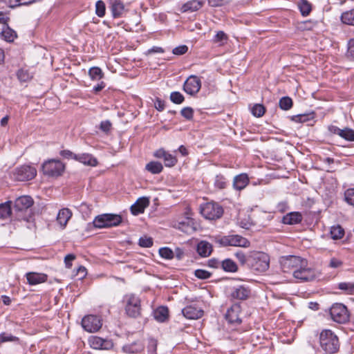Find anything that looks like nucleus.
<instances>
[{"instance_id": "62", "label": "nucleus", "mask_w": 354, "mask_h": 354, "mask_svg": "<svg viewBox=\"0 0 354 354\" xmlns=\"http://www.w3.org/2000/svg\"><path fill=\"white\" fill-rule=\"evenodd\" d=\"M75 259V256L72 254H67L64 258V263L67 268H71L72 266V261Z\"/></svg>"}, {"instance_id": "39", "label": "nucleus", "mask_w": 354, "mask_h": 354, "mask_svg": "<svg viewBox=\"0 0 354 354\" xmlns=\"http://www.w3.org/2000/svg\"><path fill=\"white\" fill-rule=\"evenodd\" d=\"M162 169V164L158 162L151 161L146 165V169L154 174L160 173Z\"/></svg>"}, {"instance_id": "48", "label": "nucleus", "mask_w": 354, "mask_h": 354, "mask_svg": "<svg viewBox=\"0 0 354 354\" xmlns=\"http://www.w3.org/2000/svg\"><path fill=\"white\" fill-rule=\"evenodd\" d=\"M170 100L174 104H180L183 102L185 97L180 92L174 91L171 93Z\"/></svg>"}, {"instance_id": "46", "label": "nucleus", "mask_w": 354, "mask_h": 354, "mask_svg": "<svg viewBox=\"0 0 354 354\" xmlns=\"http://www.w3.org/2000/svg\"><path fill=\"white\" fill-rule=\"evenodd\" d=\"M19 337L7 333L0 334V344L7 342H18Z\"/></svg>"}, {"instance_id": "54", "label": "nucleus", "mask_w": 354, "mask_h": 354, "mask_svg": "<svg viewBox=\"0 0 354 354\" xmlns=\"http://www.w3.org/2000/svg\"><path fill=\"white\" fill-rule=\"evenodd\" d=\"M195 276L201 279H206L210 277L211 273L207 270L198 269L195 270Z\"/></svg>"}, {"instance_id": "47", "label": "nucleus", "mask_w": 354, "mask_h": 354, "mask_svg": "<svg viewBox=\"0 0 354 354\" xmlns=\"http://www.w3.org/2000/svg\"><path fill=\"white\" fill-rule=\"evenodd\" d=\"M265 107L260 104H256L252 109V113L256 117H261L265 113Z\"/></svg>"}, {"instance_id": "3", "label": "nucleus", "mask_w": 354, "mask_h": 354, "mask_svg": "<svg viewBox=\"0 0 354 354\" xmlns=\"http://www.w3.org/2000/svg\"><path fill=\"white\" fill-rule=\"evenodd\" d=\"M122 221L120 215L104 214L97 216L93 221V225L96 228H107L119 225Z\"/></svg>"}, {"instance_id": "14", "label": "nucleus", "mask_w": 354, "mask_h": 354, "mask_svg": "<svg viewBox=\"0 0 354 354\" xmlns=\"http://www.w3.org/2000/svg\"><path fill=\"white\" fill-rule=\"evenodd\" d=\"M201 87V81L196 75H190L185 82L183 90L189 95H194L198 93Z\"/></svg>"}, {"instance_id": "41", "label": "nucleus", "mask_w": 354, "mask_h": 354, "mask_svg": "<svg viewBox=\"0 0 354 354\" xmlns=\"http://www.w3.org/2000/svg\"><path fill=\"white\" fill-rule=\"evenodd\" d=\"M228 39L227 34L223 31L221 30L216 32L214 37L213 38L214 43H218L220 46L224 45Z\"/></svg>"}, {"instance_id": "17", "label": "nucleus", "mask_w": 354, "mask_h": 354, "mask_svg": "<svg viewBox=\"0 0 354 354\" xmlns=\"http://www.w3.org/2000/svg\"><path fill=\"white\" fill-rule=\"evenodd\" d=\"M174 226L176 228L188 234H191L196 231L193 219L188 216L185 218L183 221H178L175 223Z\"/></svg>"}, {"instance_id": "38", "label": "nucleus", "mask_w": 354, "mask_h": 354, "mask_svg": "<svg viewBox=\"0 0 354 354\" xmlns=\"http://www.w3.org/2000/svg\"><path fill=\"white\" fill-rule=\"evenodd\" d=\"M298 6L303 16H307L311 12L312 6L307 0H300Z\"/></svg>"}, {"instance_id": "35", "label": "nucleus", "mask_w": 354, "mask_h": 354, "mask_svg": "<svg viewBox=\"0 0 354 354\" xmlns=\"http://www.w3.org/2000/svg\"><path fill=\"white\" fill-rule=\"evenodd\" d=\"M124 4L120 1H114L111 7L113 17L117 18L120 17L124 11Z\"/></svg>"}, {"instance_id": "60", "label": "nucleus", "mask_w": 354, "mask_h": 354, "mask_svg": "<svg viewBox=\"0 0 354 354\" xmlns=\"http://www.w3.org/2000/svg\"><path fill=\"white\" fill-rule=\"evenodd\" d=\"M157 342L155 339H150L148 345L149 354H156Z\"/></svg>"}, {"instance_id": "63", "label": "nucleus", "mask_w": 354, "mask_h": 354, "mask_svg": "<svg viewBox=\"0 0 354 354\" xmlns=\"http://www.w3.org/2000/svg\"><path fill=\"white\" fill-rule=\"evenodd\" d=\"M155 108L159 111H162L165 109V102L159 98H157L154 102Z\"/></svg>"}, {"instance_id": "36", "label": "nucleus", "mask_w": 354, "mask_h": 354, "mask_svg": "<svg viewBox=\"0 0 354 354\" xmlns=\"http://www.w3.org/2000/svg\"><path fill=\"white\" fill-rule=\"evenodd\" d=\"M88 75L92 80L98 81L103 78L104 73L100 68L93 66L88 70Z\"/></svg>"}, {"instance_id": "12", "label": "nucleus", "mask_w": 354, "mask_h": 354, "mask_svg": "<svg viewBox=\"0 0 354 354\" xmlns=\"http://www.w3.org/2000/svg\"><path fill=\"white\" fill-rule=\"evenodd\" d=\"M44 174L50 176H57L62 174L64 169V165L60 160H50L42 165Z\"/></svg>"}, {"instance_id": "33", "label": "nucleus", "mask_w": 354, "mask_h": 354, "mask_svg": "<svg viewBox=\"0 0 354 354\" xmlns=\"http://www.w3.org/2000/svg\"><path fill=\"white\" fill-rule=\"evenodd\" d=\"M341 21L346 25L354 26V8L344 12L341 15Z\"/></svg>"}, {"instance_id": "2", "label": "nucleus", "mask_w": 354, "mask_h": 354, "mask_svg": "<svg viewBox=\"0 0 354 354\" xmlns=\"http://www.w3.org/2000/svg\"><path fill=\"white\" fill-rule=\"evenodd\" d=\"M248 265L254 270L265 272L269 268L270 257L264 252L252 253L248 257Z\"/></svg>"}, {"instance_id": "31", "label": "nucleus", "mask_w": 354, "mask_h": 354, "mask_svg": "<svg viewBox=\"0 0 354 354\" xmlns=\"http://www.w3.org/2000/svg\"><path fill=\"white\" fill-rule=\"evenodd\" d=\"M12 213L11 201L0 204V218L6 219L10 216Z\"/></svg>"}, {"instance_id": "37", "label": "nucleus", "mask_w": 354, "mask_h": 354, "mask_svg": "<svg viewBox=\"0 0 354 354\" xmlns=\"http://www.w3.org/2000/svg\"><path fill=\"white\" fill-rule=\"evenodd\" d=\"M221 266L226 272H234L238 270L236 263L230 259L223 260L221 263Z\"/></svg>"}, {"instance_id": "58", "label": "nucleus", "mask_w": 354, "mask_h": 354, "mask_svg": "<svg viewBox=\"0 0 354 354\" xmlns=\"http://www.w3.org/2000/svg\"><path fill=\"white\" fill-rule=\"evenodd\" d=\"M111 122L109 121V120H104V121H102L101 123H100V129L105 132V133H108L110 131L111 129Z\"/></svg>"}, {"instance_id": "45", "label": "nucleus", "mask_w": 354, "mask_h": 354, "mask_svg": "<svg viewBox=\"0 0 354 354\" xmlns=\"http://www.w3.org/2000/svg\"><path fill=\"white\" fill-rule=\"evenodd\" d=\"M159 254L166 259H172L174 257V252L169 248H162L159 250Z\"/></svg>"}, {"instance_id": "11", "label": "nucleus", "mask_w": 354, "mask_h": 354, "mask_svg": "<svg viewBox=\"0 0 354 354\" xmlns=\"http://www.w3.org/2000/svg\"><path fill=\"white\" fill-rule=\"evenodd\" d=\"M37 170L30 165H22L15 169L13 172V178L18 181H27L35 177Z\"/></svg>"}, {"instance_id": "32", "label": "nucleus", "mask_w": 354, "mask_h": 354, "mask_svg": "<svg viewBox=\"0 0 354 354\" xmlns=\"http://www.w3.org/2000/svg\"><path fill=\"white\" fill-rule=\"evenodd\" d=\"M330 234L333 239H341L344 236V230L339 225H333L330 227Z\"/></svg>"}, {"instance_id": "18", "label": "nucleus", "mask_w": 354, "mask_h": 354, "mask_svg": "<svg viewBox=\"0 0 354 354\" xmlns=\"http://www.w3.org/2000/svg\"><path fill=\"white\" fill-rule=\"evenodd\" d=\"M154 156L158 158H162L164 160L165 165L166 167H173L177 162L176 156L167 152L163 149H159L154 153Z\"/></svg>"}, {"instance_id": "44", "label": "nucleus", "mask_w": 354, "mask_h": 354, "mask_svg": "<svg viewBox=\"0 0 354 354\" xmlns=\"http://www.w3.org/2000/svg\"><path fill=\"white\" fill-rule=\"evenodd\" d=\"M106 6L104 1L99 0L95 3V13L99 17H103L105 15Z\"/></svg>"}, {"instance_id": "10", "label": "nucleus", "mask_w": 354, "mask_h": 354, "mask_svg": "<svg viewBox=\"0 0 354 354\" xmlns=\"http://www.w3.org/2000/svg\"><path fill=\"white\" fill-rule=\"evenodd\" d=\"M320 274L315 270L307 267V261L306 263L298 268V269L294 270L293 276L295 279L300 280L301 281H310L314 280L316 277Z\"/></svg>"}, {"instance_id": "61", "label": "nucleus", "mask_w": 354, "mask_h": 354, "mask_svg": "<svg viewBox=\"0 0 354 354\" xmlns=\"http://www.w3.org/2000/svg\"><path fill=\"white\" fill-rule=\"evenodd\" d=\"M62 156L67 159H77V154L73 153L69 150H63L60 152Z\"/></svg>"}, {"instance_id": "7", "label": "nucleus", "mask_w": 354, "mask_h": 354, "mask_svg": "<svg viewBox=\"0 0 354 354\" xmlns=\"http://www.w3.org/2000/svg\"><path fill=\"white\" fill-rule=\"evenodd\" d=\"M124 301L126 303L125 310L127 314L132 317H137L140 314V300L133 294L124 296Z\"/></svg>"}, {"instance_id": "20", "label": "nucleus", "mask_w": 354, "mask_h": 354, "mask_svg": "<svg viewBox=\"0 0 354 354\" xmlns=\"http://www.w3.org/2000/svg\"><path fill=\"white\" fill-rule=\"evenodd\" d=\"M182 313L187 319H197L203 315V311L194 306H188L182 310Z\"/></svg>"}, {"instance_id": "27", "label": "nucleus", "mask_w": 354, "mask_h": 354, "mask_svg": "<svg viewBox=\"0 0 354 354\" xmlns=\"http://www.w3.org/2000/svg\"><path fill=\"white\" fill-rule=\"evenodd\" d=\"M154 319L158 322H165L169 317V310L167 307L160 306L153 311Z\"/></svg>"}, {"instance_id": "13", "label": "nucleus", "mask_w": 354, "mask_h": 354, "mask_svg": "<svg viewBox=\"0 0 354 354\" xmlns=\"http://www.w3.org/2000/svg\"><path fill=\"white\" fill-rule=\"evenodd\" d=\"M102 320L96 315L85 316L82 320L84 329L89 333H95L102 327Z\"/></svg>"}, {"instance_id": "25", "label": "nucleus", "mask_w": 354, "mask_h": 354, "mask_svg": "<svg viewBox=\"0 0 354 354\" xmlns=\"http://www.w3.org/2000/svg\"><path fill=\"white\" fill-rule=\"evenodd\" d=\"M212 252V245L206 241H201L197 245V252L201 257H207Z\"/></svg>"}, {"instance_id": "26", "label": "nucleus", "mask_w": 354, "mask_h": 354, "mask_svg": "<svg viewBox=\"0 0 354 354\" xmlns=\"http://www.w3.org/2000/svg\"><path fill=\"white\" fill-rule=\"evenodd\" d=\"M250 293V290L244 286H240L234 289L231 293V296L233 299L244 300L249 297Z\"/></svg>"}, {"instance_id": "52", "label": "nucleus", "mask_w": 354, "mask_h": 354, "mask_svg": "<svg viewBox=\"0 0 354 354\" xmlns=\"http://www.w3.org/2000/svg\"><path fill=\"white\" fill-rule=\"evenodd\" d=\"M17 77L21 82H27L31 79L30 74L28 72V71L24 69H20L18 71Z\"/></svg>"}, {"instance_id": "16", "label": "nucleus", "mask_w": 354, "mask_h": 354, "mask_svg": "<svg viewBox=\"0 0 354 354\" xmlns=\"http://www.w3.org/2000/svg\"><path fill=\"white\" fill-rule=\"evenodd\" d=\"M241 311V306L239 304H233L227 311L226 319L232 324H240L241 319L239 317Z\"/></svg>"}, {"instance_id": "21", "label": "nucleus", "mask_w": 354, "mask_h": 354, "mask_svg": "<svg viewBox=\"0 0 354 354\" xmlns=\"http://www.w3.org/2000/svg\"><path fill=\"white\" fill-rule=\"evenodd\" d=\"M205 3V0H190L184 3L180 8L182 12H192L198 10Z\"/></svg>"}, {"instance_id": "34", "label": "nucleus", "mask_w": 354, "mask_h": 354, "mask_svg": "<svg viewBox=\"0 0 354 354\" xmlns=\"http://www.w3.org/2000/svg\"><path fill=\"white\" fill-rule=\"evenodd\" d=\"M1 36L6 41L12 42L17 37V34L9 26H6L1 31Z\"/></svg>"}, {"instance_id": "30", "label": "nucleus", "mask_w": 354, "mask_h": 354, "mask_svg": "<svg viewBox=\"0 0 354 354\" xmlns=\"http://www.w3.org/2000/svg\"><path fill=\"white\" fill-rule=\"evenodd\" d=\"M76 160L82 162L85 165L91 167L96 166L97 164V160L96 158L88 153L77 154Z\"/></svg>"}, {"instance_id": "6", "label": "nucleus", "mask_w": 354, "mask_h": 354, "mask_svg": "<svg viewBox=\"0 0 354 354\" xmlns=\"http://www.w3.org/2000/svg\"><path fill=\"white\" fill-rule=\"evenodd\" d=\"M281 268L283 272H288L301 268L306 263V260L297 256H283L279 260Z\"/></svg>"}, {"instance_id": "8", "label": "nucleus", "mask_w": 354, "mask_h": 354, "mask_svg": "<svg viewBox=\"0 0 354 354\" xmlns=\"http://www.w3.org/2000/svg\"><path fill=\"white\" fill-rule=\"evenodd\" d=\"M33 205V200L30 196H22L17 198L14 204V211L18 214L19 219L28 220L27 216H22L21 214L29 212L30 207Z\"/></svg>"}, {"instance_id": "5", "label": "nucleus", "mask_w": 354, "mask_h": 354, "mask_svg": "<svg viewBox=\"0 0 354 354\" xmlns=\"http://www.w3.org/2000/svg\"><path fill=\"white\" fill-rule=\"evenodd\" d=\"M330 315L331 319L339 324H345L350 318L346 306L340 303H335L330 307Z\"/></svg>"}, {"instance_id": "64", "label": "nucleus", "mask_w": 354, "mask_h": 354, "mask_svg": "<svg viewBox=\"0 0 354 354\" xmlns=\"http://www.w3.org/2000/svg\"><path fill=\"white\" fill-rule=\"evenodd\" d=\"M226 2V0H208V3L212 7L221 6Z\"/></svg>"}, {"instance_id": "57", "label": "nucleus", "mask_w": 354, "mask_h": 354, "mask_svg": "<svg viewBox=\"0 0 354 354\" xmlns=\"http://www.w3.org/2000/svg\"><path fill=\"white\" fill-rule=\"evenodd\" d=\"M347 57L354 60V39L349 40L348 44Z\"/></svg>"}, {"instance_id": "42", "label": "nucleus", "mask_w": 354, "mask_h": 354, "mask_svg": "<svg viewBox=\"0 0 354 354\" xmlns=\"http://www.w3.org/2000/svg\"><path fill=\"white\" fill-rule=\"evenodd\" d=\"M279 105L283 110H289L292 106V100L289 97H283L280 99Z\"/></svg>"}, {"instance_id": "56", "label": "nucleus", "mask_w": 354, "mask_h": 354, "mask_svg": "<svg viewBox=\"0 0 354 354\" xmlns=\"http://www.w3.org/2000/svg\"><path fill=\"white\" fill-rule=\"evenodd\" d=\"M181 115L187 120H191L193 118L194 111L190 107H185L180 111Z\"/></svg>"}, {"instance_id": "24", "label": "nucleus", "mask_w": 354, "mask_h": 354, "mask_svg": "<svg viewBox=\"0 0 354 354\" xmlns=\"http://www.w3.org/2000/svg\"><path fill=\"white\" fill-rule=\"evenodd\" d=\"M26 279L30 285H37L47 280V275L42 273L28 272Z\"/></svg>"}, {"instance_id": "23", "label": "nucleus", "mask_w": 354, "mask_h": 354, "mask_svg": "<svg viewBox=\"0 0 354 354\" xmlns=\"http://www.w3.org/2000/svg\"><path fill=\"white\" fill-rule=\"evenodd\" d=\"M249 181L246 174H241L234 178L233 187L236 190H242L248 185Z\"/></svg>"}, {"instance_id": "9", "label": "nucleus", "mask_w": 354, "mask_h": 354, "mask_svg": "<svg viewBox=\"0 0 354 354\" xmlns=\"http://www.w3.org/2000/svg\"><path fill=\"white\" fill-rule=\"evenodd\" d=\"M201 213L206 219L219 218L223 213L221 206L215 203H207L201 207Z\"/></svg>"}, {"instance_id": "15", "label": "nucleus", "mask_w": 354, "mask_h": 354, "mask_svg": "<svg viewBox=\"0 0 354 354\" xmlns=\"http://www.w3.org/2000/svg\"><path fill=\"white\" fill-rule=\"evenodd\" d=\"M88 343L91 348L97 350H108L113 346V343L111 341L101 338L97 336H91L88 339Z\"/></svg>"}, {"instance_id": "43", "label": "nucleus", "mask_w": 354, "mask_h": 354, "mask_svg": "<svg viewBox=\"0 0 354 354\" xmlns=\"http://www.w3.org/2000/svg\"><path fill=\"white\" fill-rule=\"evenodd\" d=\"M339 136L348 141H354V130L344 128L342 129Z\"/></svg>"}, {"instance_id": "51", "label": "nucleus", "mask_w": 354, "mask_h": 354, "mask_svg": "<svg viewBox=\"0 0 354 354\" xmlns=\"http://www.w3.org/2000/svg\"><path fill=\"white\" fill-rule=\"evenodd\" d=\"M344 198L347 203L354 206V188L348 189L344 193Z\"/></svg>"}, {"instance_id": "4", "label": "nucleus", "mask_w": 354, "mask_h": 354, "mask_svg": "<svg viewBox=\"0 0 354 354\" xmlns=\"http://www.w3.org/2000/svg\"><path fill=\"white\" fill-rule=\"evenodd\" d=\"M216 243L221 246H234L248 248L250 245V241L245 237L239 234H230L216 239Z\"/></svg>"}, {"instance_id": "40", "label": "nucleus", "mask_w": 354, "mask_h": 354, "mask_svg": "<svg viewBox=\"0 0 354 354\" xmlns=\"http://www.w3.org/2000/svg\"><path fill=\"white\" fill-rule=\"evenodd\" d=\"M339 289L343 290L345 293L354 294V283L353 282H342L338 284Z\"/></svg>"}, {"instance_id": "59", "label": "nucleus", "mask_w": 354, "mask_h": 354, "mask_svg": "<svg viewBox=\"0 0 354 354\" xmlns=\"http://www.w3.org/2000/svg\"><path fill=\"white\" fill-rule=\"evenodd\" d=\"M235 257L242 265L248 264V257H247L243 252H237L235 253Z\"/></svg>"}, {"instance_id": "49", "label": "nucleus", "mask_w": 354, "mask_h": 354, "mask_svg": "<svg viewBox=\"0 0 354 354\" xmlns=\"http://www.w3.org/2000/svg\"><path fill=\"white\" fill-rule=\"evenodd\" d=\"M227 185L225 178L223 176L219 174L215 178L214 185L216 187L222 189L225 188Z\"/></svg>"}, {"instance_id": "28", "label": "nucleus", "mask_w": 354, "mask_h": 354, "mask_svg": "<svg viewBox=\"0 0 354 354\" xmlns=\"http://www.w3.org/2000/svg\"><path fill=\"white\" fill-rule=\"evenodd\" d=\"M302 216L299 212H290L283 217L282 221L284 224L295 225L300 223Z\"/></svg>"}, {"instance_id": "1", "label": "nucleus", "mask_w": 354, "mask_h": 354, "mask_svg": "<svg viewBox=\"0 0 354 354\" xmlns=\"http://www.w3.org/2000/svg\"><path fill=\"white\" fill-rule=\"evenodd\" d=\"M319 343L326 354L336 353L339 348V339L330 330H323L319 335Z\"/></svg>"}, {"instance_id": "19", "label": "nucleus", "mask_w": 354, "mask_h": 354, "mask_svg": "<svg viewBox=\"0 0 354 354\" xmlns=\"http://www.w3.org/2000/svg\"><path fill=\"white\" fill-rule=\"evenodd\" d=\"M149 205V198L148 197H140L131 206V212L133 215H138L143 213Z\"/></svg>"}, {"instance_id": "50", "label": "nucleus", "mask_w": 354, "mask_h": 354, "mask_svg": "<svg viewBox=\"0 0 354 354\" xmlns=\"http://www.w3.org/2000/svg\"><path fill=\"white\" fill-rule=\"evenodd\" d=\"M138 244L143 248H149L153 245V239L151 237L144 236L140 238Z\"/></svg>"}, {"instance_id": "29", "label": "nucleus", "mask_w": 354, "mask_h": 354, "mask_svg": "<svg viewBox=\"0 0 354 354\" xmlns=\"http://www.w3.org/2000/svg\"><path fill=\"white\" fill-rule=\"evenodd\" d=\"M143 349L144 344L140 341H137L131 344L124 345L122 347V350L124 351V352L127 353H138L143 351Z\"/></svg>"}, {"instance_id": "55", "label": "nucleus", "mask_w": 354, "mask_h": 354, "mask_svg": "<svg viewBox=\"0 0 354 354\" xmlns=\"http://www.w3.org/2000/svg\"><path fill=\"white\" fill-rule=\"evenodd\" d=\"M188 50V47L186 45H180L174 48L172 50L173 54L176 55H182L185 54Z\"/></svg>"}, {"instance_id": "22", "label": "nucleus", "mask_w": 354, "mask_h": 354, "mask_svg": "<svg viewBox=\"0 0 354 354\" xmlns=\"http://www.w3.org/2000/svg\"><path fill=\"white\" fill-rule=\"evenodd\" d=\"M72 215V212L68 208H62L59 211L57 221L62 229L66 226Z\"/></svg>"}, {"instance_id": "53", "label": "nucleus", "mask_w": 354, "mask_h": 354, "mask_svg": "<svg viewBox=\"0 0 354 354\" xmlns=\"http://www.w3.org/2000/svg\"><path fill=\"white\" fill-rule=\"evenodd\" d=\"M342 265V261L335 257L331 258L328 263V267L333 269L341 268Z\"/></svg>"}]
</instances>
